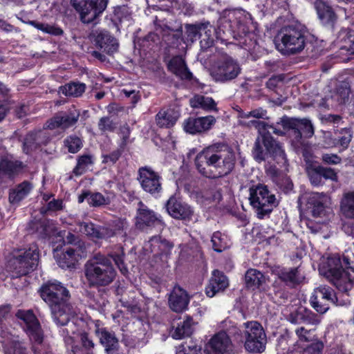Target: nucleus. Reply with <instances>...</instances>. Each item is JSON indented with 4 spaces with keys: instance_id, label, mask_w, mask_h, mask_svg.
<instances>
[{
    "instance_id": "29",
    "label": "nucleus",
    "mask_w": 354,
    "mask_h": 354,
    "mask_svg": "<svg viewBox=\"0 0 354 354\" xmlns=\"http://www.w3.org/2000/svg\"><path fill=\"white\" fill-rule=\"evenodd\" d=\"M26 165L21 161L14 160L8 156L0 160V174L10 178H15L23 171Z\"/></svg>"
},
{
    "instance_id": "50",
    "label": "nucleus",
    "mask_w": 354,
    "mask_h": 354,
    "mask_svg": "<svg viewBox=\"0 0 354 354\" xmlns=\"http://www.w3.org/2000/svg\"><path fill=\"white\" fill-rule=\"evenodd\" d=\"M327 196L324 193H310L306 198L308 207L318 205L324 203L326 201Z\"/></svg>"
},
{
    "instance_id": "62",
    "label": "nucleus",
    "mask_w": 354,
    "mask_h": 354,
    "mask_svg": "<svg viewBox=\"0 0 354 354\" xmlns=\"http://www.w3.org/2000/svg\"><path fill=\"white\" fill-rule=\"evenodd\" d=\"M324 344L321 341L312 343L305 348L307 354H322Z\"/></svg>"
},
{
    "instance_id": "56",
    "label": "nucleus",
    "mask_w": 354,
    "mask_h": 354,
    "mask_svg": "<svg viewBox=\"0 0 354 354\" xmlns=\"http://www.w3.org/2000/svg\"><path fill=\"white\" fill-rule=\"evenodd\" d=\"M98 128L103 132L113 131L116 124L109 117H102L99 120Z\"/></svg>"
},
{
    "instance_id": "11",
    "label": "nucleus",
    "mask_w": 354,
    "mask_h": 354,
    "mask_svg": "<svg viewBox=\"0 0 354 354\" xmlns=\"http://www.w3.org/2000/svg\"><path fill=\"white\" fill-rule=\"evenodd\" d=\"M245 330V348L251 353H261L266 344V336L260 324L257 322H248L243 324Z\"/></svg>"
},
{
    "instance_id": "36",
    "label": "nucleus",
    "mask_w": 354,
    "mask_h": 354,
    "mask_svg": "<svg viewBox=\"0 0 354 354\" xmlns=\"http://www.w3.org/2000/svg\"><path fill=\"white\" fill-rule=\"evenodd\" d=\"M245 283L248 288L255 290L266 283V277L256 269H249L245 274Z\"/></svg>"
},
{
    "instance_id": "44",
    "label": "nucleus",
    "mask_w": 354,
    "mask_h": 354,
    "mask_svg": "<svg viewBox=\"0 0 354 354\" xmlns=\"http://www.w3.org/2000/svg\"><path fill=\"white\" fill-rule=\"evenodd\" d=\"M36 226L37 232L42 238L57 236L59 232L53 223H33Z\"/></svg>"
},
{
    "instance_id": "41",
    "label": "nucleus",
    "mask_w": 354,
    "mask_h": 354,
    "mask_svg": "<svg viewBox=\"0 0 354 354\" xmlns=\"http://www.w3.org/2000/svg\"><path fill=\"white\" fill-rule=\"evenodd\" d=\"M86 85L80 82H71L62 87V92L66 96L79 97L85 91Z\"/></svg>"
},
{
    "instance_id": "34",
    "label": "nucleus",
    "mask_w": 354,
    "mask_h": 354,
    "mask_svg": "<svg viewBox=\"0 0 354 354\" xmlns=\"http://www.w3.org/2000/svg\"><path fill=\"white\" fill-rule=\"evenodd\" d=\"M242 16H244L246 20L252 19L251 15L249 13H245L241 10H225L220 18V24L225 27V24L228 23L230 30L235 31L236 26L234 21L236 20L237 23H240Z\"/></svg>"
},
{
    "instance_id": "55",
    "label": "nucleus",
    "mask_w": 354,
    "mask_h": 354,
    "mask_svg": "<svg viewBox=\"0 0 354 354\" xmlns=\"http://www.w3.org/2000/svg\"><path fill=\"white\" fill-rule=\"evenodd\" d=\"M307 174L308 178L310 179V183L313 185H319L322 183V180L319 173L318 171V168L317 166H310L307 168Z\"/></svg>"
},
{
    "instance_id": "16",
    "label": "nucleus",
    "mask_w": 354,
    "mask_h": 354,
    "mask_svg": "<svg viewBox=\"0 0 354 354\" xmlns=\"http://www.w3.org/2000/svg\"><path fill=\"white\" fill-rule=\"evenodd\" d=\"M80 111L73 108L69 109L67 112L62 113L56 115L53 118L48 120L45 127L49 129H55L61 128L62 129H66L69 127L74 126L79 120Z\"/></svg>"
},
{
    "instance_id": "15",
    "label": "nucleus",
    "mask_w": 354,
    "mask_h": 354,
    "mask_svg": "<svg viewBox=\"0 0 354 354\" xmlns=\"http://www.w3.org/2000/svg\"><path fill=\"white\" fill-rule=\"evenodd\" d=\"M16 317L25 323L26 330L30 339L38 344H41L44 337L43 331L33 312L30 310H19L16 313Z\"/></svg>"
},
{
    "instance_id": "45",
    "label": "nucleus",
    "mask_w": 354,
    "mask_h": 354,
    "mask_svg": "<svg viewBox=\"0 0 354 354\" xmlns=\"http://www.w3.org/2000/svg\"><path fill=\"white\" fill-rule=\"evenodd\" d=\"M351 93L350 86L346 82H342L336 89L333 97L339 102V104H346L349 100Z\"/></svg>"
},
{
    "instance_id": "64",
    "label": "nucleus",
    "mask_w": 354,
    "mask_h": 354,
    "mask_svg": "<svg viewBox=\"0 0 354 354\" xmlns=\"http://www.w3.org/2000/svg\"><path fill=\"white\" fill-rule=\"evenodd\" d=\"M213 248L218 252H222L225 248V243H223L218 232L214 233L212 238Z\"/></svg>"
},
{
    "instance_id": "39",
    "label": "nucleus",
    "mask_w": 354,
    "mask_h": 354,
    "mask_svg": "<svg viewBox=\"0 0 354 354\" xmlns=\"http://www.w3.org/2000/svg\"><path fill=\"white\" fill-rule=\"evenodd\" d=\"M5 354H28L24 344L18 339H12L3 342Z\"/></svg>"
},
{
    "instance_id": "18",
    "label": "nucleus",
    "mask_w": 354,
    "mask_h": 354,
    "mask_svg": "<svg viewBox=\"0 0 354 354\" xmlns=\"http://www.w3.org/2000/svg\"><path fill=\"white\" fill-rule=\"evenodd\" d=\"M165 206L168 214L175 219L189 220L194 214L189 205L178 201L174 196L168 199Z\"/></svg>"
},
{
    "instance_id": "12",
    "label": "nucleus",
    "mask_w": 354,
    "mask_h": 354,
    "mask_svg": "<svg viewBox=\"0 0 354 354\" xmlns=\"http://www.w3.org/2000/svg\"><path fill=\"white\" fill-rule=\"evenodd\" d=\"M83 23L93 22L106 8V0H71Z\"/></svg>"
},
{
    "instance_id": "61",
    "label": "nucleus",
    "mask_w": 354,
    "mask_h": 354,
    "mask_svg": "<svg viewBox=\"0 0 354 354\" xmlns=\"http://www.w3.org/2000/svg\"><path fill=\"white\" fill-rule=\"evenodd\" d=\"M122 155L120 149H116L112 151L110 154L102 156V162L106 164L113 165L117 162Z\"/></svg>"
},
{
    "instance_id": "47",
    "label": "nucleus",
    "mask_w": 354,
    "mask_h": 354,
    "mask_svg": "<svg viewBox=\"0 0 354 354\" xmlns=\"http://www.w3.org/2000/svg\"><path fill=\"white\" fill-rule=\"evenodd\" d=\"M299 120L298 119L290 118L287 116H284L277 122V124L281 125L284 131L292 130L293 136L295 138V131H297Z\"/></svg>"
},
{
    "instance_id": "9",
    "label": "nucleus",
    "mask_w": 354,
    "mask_h": 354,
    "mask_svg": "<svg viewBox=\"0 0 354 354\" xmlns=\"http://www.w3.org/2000/svg\"><path fill=\"white\" fill-rule=\"evenodd\" d=\"M39 252L37 248L34 245L28 250H20L8 261V268L13 276L19 277L28 274L37 266Z\"/></svg>"
},
{
    "instance_id": "4",
    "label": "nucleus",
    "mask_w": 354,
    "mask_h": 354,
    "mask_svg": "<svg viewBox=\"0 0 354 354\" xmlns=\"http://www.w3.org/2000/svg\"><path fill=\"white\" fill-rule=\"evenodd\" d=\"M306 44V30L301 24L283 27L276 37V47L283 55L301 53Z\"/></svg>"
},
{
    "instance_id": "58",
    "label": "nucleus",
    "mask_w": 354,
    "mask_h": 354,
    "mask_svg": "<svg viewBox=\"0 0 354 354\" xmlns=\"http://www.w3.org/2000/svg\"><path fill=\"white\" fill-rule=\"evenodd\" d=\"M88 203L92 206L97 207L108 203L107 200L100 193L90 194Z\"/></svg>"
},
{
    "instance_id": "14",
    "label": "nucleus",
    "mask_w": 354,
    "mask_h": 354,
    "mask_svg": "<svg viewBox=\"0 0 354 354\" xmlns=\"http://www.w3.org/2000/svg\"><path fill=\"white\" fill-rule=\"evenodd\" d=\"M310 302L318 313L324 314L329 309V304H335L337 299L330 288L319 286L314 290Z\"/></svg>"
},
{
    "instance_id": "7",
    "label": "nucleus",
    "mask_w": 354,
    "mask_h": 354,
    "mask_svg": "<svg viewBox=\"0 0 354 354\" xmlns=\"http://www.w3.org/2000/svg\"><path fill=\"white\" fill-rule=\"evenodd\" d=\"M252 153L254 159L258 162L265 161L268 156L277 161H286L281 145L271 136L269 131L263 132L261 136H257Z\"/></svg>"
},
{
    "instance_id": "37",
    "label": "nucleus",
    "mask_w": 354,
    "mask_h": 354,
    "mask_svg": "<svg viewBox=\"0 0 354 354\" xmlns=\"http://www.w3.org/2000/svg\"><path fill=\"white\" fill-rule=\"evenodd\" d=\"M340 209L347 218H354V192L345 193L342 198Z\"/></svg>"
},
{
    "instance_id": "27",
    "label": "nucleus",
    "mask_w": 354,
    "mask_h": 354,
    "mask_svg": "<svg viewBox=\"0 0 354 354\" xmlns=\"http://www.w3.org/2000/svg\"><path fill=\"white\" fill-rule=\"evenodd\" d=\"M80 231L92 239H105L113 236L114 232L106 227H100L94 223H78Z\"/></svg>"
},
{
    "instance_id": "43",
    "label": "nucleus",
    "mask_w": 354,
    "mask_h": 354,
    "mask_svg": "<svg viewBox=\"0 0 354 354\" xmlns=\"http://www.w3.org/2000/svg\"><path fill=\"white\" fill-rule=\"evenodd\" d=\"M302 133L307 137H311L314 134L313 126L311 122L306 118L299 120L297 131H295V140L297 141L301 140Z\"/></svg>"
},
{
    "instance_id": "40",
    "label": "nucleus",
    "mask_w": 354,
    "mask_h": 354,
    "mask_svg": "<svg viewBox=\"0 0 354 354\" xmlns=\"http://www.w3.org/2000/svg\"><path fill=\"white\" fill-rule=\"evenodd\" d=\"M190 104L193 108H201L205 110H215L216 103L212 97L203 95H196L190 100Z\"/></svg>"
},
{
    "instance_id": "13",
    "label": "nucleus",
    "mask_w": 354,
    "mask_h": 354,
    "mask_svg": "<svg viewBox=\"0 0 354 354\" xmlns=\"http://www.w3.org/2000/svg\"><path fill=\"white\" fill-rule=\"evenodd\" d=\"M138 173V180L142 189L154 197L159 196L162 189L160 176L147 166L139 168Z\"/></svg>"
},
{
    "instance_id": "35",
    "label": "nucleus",
    "mask_w": 354,
    "mask_h": 354,
    "mask_svg": "<svg viewBox=\"0 0 354 354\" xmlns=\"http://www.w3.org/2000/svg\"><path fill=\"white\" fill-rule=\"evenodd\" d=\"M209 27H211L209 22L185 24V28L186 40L193 43L201 36V31H204L205 34L210 32V30L208 29Z\"/></svg>"
},
{
    "instance_id": "26",
    "label": "nucleus",
    "mask_w": 354,
    "mask_h": 354,
    "mask_svg": "<svg viewBox=\"0 0 354 354\" xmlns=\"http://www.w3.org/2000/svg\"><path fill=\"white\" fill-rule=\"evenodd\" d=\"M80 231L92 239H105L113 236L114 232L106 227H100L94 223H78Z\"/></svg>"
},
{
    "instance_id": "31",
    "label": "nucleus",
    "mask_w": 354,
    "mask_h": 354,
    "mask_svg": "<svg viewBox=\"0 0 354 354\" xmlns=\"http://www.w3.org/2000/svg\"><path fill=\"white\" fill-rule=\"evenodd\" d=\"M168 69L181 80H191L192 73L188 70L185 60L180 56L174 57L168 64Z\"/></svg>"
},
{
    "instance_id": "60",
    "label": "nucleus",
    "mask_w": 354,
    "mask_h": 354,
    "mask_svg": "<svg viewBox=\"0 0 354 354\" xmlns=\"http://www.w3.org/2000/svg\"><path fill=\"white\" fill-rule=\"evenodd\" d=\"M321 160L327 165H338L342 162V158L335 153H323Z\"/></svg>"
},
{
    "instance_id": "3",
    "label": "nucleus",
    "mask_w": 354,
    "mask_h": 354,
    "mask_svg": "<svg viewBox=\"0 0 354 354\" xmlns=\"http://www.w3.org/2000/svg\"><path fill=\"white\" fill-rule=\"evenodd\" d=\"M84 274L89 288H100L111 284L116 277V271L111 259L98 253L85 263Z\"/></svg>"
},
{
    "instance_id": "53",
    "label": "nucleus",
    "mask_w": 354,
    "mask_h": 354,
    "mask_svg": "<svg viewBox=\"0 0 354 354\" xmlns=\"http://www.w3.org/2000/svg\"><path fill=\"white\" fill-rule=\"evenodd\" d=\"M317 167L322 178H324L326 180H331L335 182L337 181V175L333 169L321 165Z\"/></svg>"
},
{
    "instance_id": "19",
    "label": "nucleus",
    "mask_w": 354,
    "mask_h": 354,
    "mask_svg": "<svg viewBox=\"0 0 354 354\" xmlns=\"http://www.w3.org/2000/svg\"><path fill=\"white\" fill-rule=\"evenodd\" d=\"M216 119L212 115L199 118H189L185 120L183 127L190 134L202 133L209 130L215 123Z\"/></svg>"
},
{
    "instance_id": "54",
    "label": "nucleus",
    "mask_w": 354,
    "mask_h": 354,
    "mask_svg": "<svg viewBox=\"0 0 354 354\" xmlns=\"http://www.w3.org/2000/svg\"><path fill=\"white\" fill-rule=\"evenodd\" d=\"M239 124L242 126H253L256 129H257L259 136H261L263 133V132H266L267 131V127L268 126V124L263 121L255 120H250L248 123L240 120Z\"/></svg>"
},
{
    "instance_id": "33",
    "label": "nucleus",
    "mask_w": 354,
    "mask_h": 354,
    "mask_svg": "<svg viewBox=\"0 0 354 354\" xmlns=\"http://www.w3.org/2000/svg\"><path fill=\"white\" fill-rule=\"evenodd\" d=\"M33 188L32 184L24 180L18 184L9 192V202L12 204H19L24 198H25Z\"/></svg>"
},
{
    "instance_id": "32",
    "label": "nucleus",
    "mask_w": 354,
    "mask_h": 354,
    "mask_svg": "<svg viewBox=\"0 0 354 354\" xmlns=\"http://www.w3.org/2000/svg\"><path fill=\"white\" fill-rule=\"evenodd\" d=\"M277 275L281 281L290 286L299 284L304 279L300 272L299 266L295 268H282L278 271Z\"/></svg>"
},
{
    "instance_id": "20",
    "label": "nucleus",
    "mask_w": 354,
    "mask_h": 354,
    "mask_svg": "<svg viewBox=\"0 0 354 354\" xmlns=\"http://www.w3.org/2000/svg\"><path fill=\"white\" fill-rule=\"evenodd\" d=\"M95 332L106 354H124L114 333L105 328H98Z\"/></svg>"
},
{
    "instance_id": "38",
    "label": "nucleus",
    "mask_w": 354,
    "mask_h": 354,
    "mask_svg": "<svg viewBox=\"0 0 354 354\" xmlns=\"http://www.w3.org/2000/svg\"><path fill=\"white\" fill-rule=\"evenodd\" d=\"M337 138L331 139V142L328 143L329 146L340 145L344 149L348 147L352 139V133L349 129L343 128L335 132Z\"/></svg>"
},
{
    "instance_id": "57",
    "label": "nucleus",
    "mask_w": 354,
    "mask_h": 354,
    "mask_svg": "<svg viewBox=\"0 0 354 354\" xmlns=\"http://www.w3.org/2000/svg\"><path fill=\"white\" fill-rule=\"evenodd\" d=\"M124 256L123 252L121 254L113 253L109 254L108 257L109 259L111 258L114 261L115 265L123 274H126L128 272V270L124 263Z\"/></svg>"
},
{
    "instance_id": "52",
    "label": "nucleus",
    "mask_w": 354,
    "mask_h": 354,
    "mask_svg": "<svg viewBox=\"0 0 354 354\" xmlns=\"http://www.w3.org/2000/svg\"><path fill=\"white\" fill-rule=\"evenodd\" d=\"M10 89L6 87L2 82H0V121H1L6 116L7 107L3 102L2 98L8 95Z\"/></svg>"
},
{
    "instance_id": "59",
    "label": "nucleus",
    "mask_w": 354,
    "mask_h": 354,
    "mask_svg": "<svg viewBox=\"0 0 354 354\" xmlns=\"http://www.w3.org/2000/svg\"><path fill=\"white\" fill-rule=\"evenodd\" d=\"M278 186L284 192H288L292 190L293 184L291 180L287 176L277 177L274 180Z\"/></svg>"
},
{
    "instance_id": "25",
    "label": "nucleus",
    "mask_w": 354,
    "mask_h": 354,
    "mask_svg": "<svg viewBox=\"0 0 354 354\" xmlns=\"http://www.w3.org/2000/svg\"><path fill=\"white\" fill-rule=\"evenodd\" d=\"M95 43L97 48L103 50L108 55H112L118 49L117 40L108 31L96 32Z\"/></svg>"
},
{
    "instance_id": "42",
    "label": "nucleus",
    "mask_w": 354,
    "mask_h": 354,
    "mask_svg": "<svg viewBox=\"0 0 354 354\" xmlns=\"http://www.w3.org/2000/svg\"><path fill=\"white\" fill-rule=\"evenodd\" d=\"M139 207L136 215L138 221H160L156 213L142 202L138 203Z\"/></svg>"
},
{
    "instance_id": "17",
    "label": "nucleus",
    "mask_w": 354,
    "mask_h": 354,
    "mask_svg": "<svg viewBox=\"0 0 354 354\" xmlns=\"http://www.w3.org/2000/svg\"><path fill=\"white\" fill-rule=\"evenodd\" d=\"M194 324L190 316L176 317L171 323V336L176 339L190 336L194 330Z\"/></svg>"
},
{
    "instance_id": "23",
    "label": "nucleus",
    "mask_w": 354,
    "mask_h": 354,
    "mask_svg": "<svg viewBox=\"0 0 354 354\" xmlns=\"http://www.w3.org/2000/svg\"><path fill=\"white\" fill-rule=\"evenodd\" d=\"M315 8L322 24L333 28L337 17L332 7L322 0H317L315 2Z\"/></svg>"
},
{
    "instance_id": "2",
    "label": "nucleus",
    "mask_w": 354,
    "mask_h": 354,
    "mask_svg": "<svg viewBox=\"0 0 354 354\" xmlns=\"http://www.w3.org/2000/svg\"><path fill=\"white\" fill-rule=\"evenodd\" d=\"M40 296L48 304L54 321L57 325L67 326L66 332L74 326L70 322V308L67 304L69 298L68 290L59 282L48 281L39 289Z\"/></svg>"
},
{
    "instance_id": "1",
    "label": "nucleus",
    "mask_w": 354,
    "mask_h": 354,
    "mask_svg": "<svg viewBox=\"0 0 354 354\" xmlns=\"http://www.w3.org/2000/svg\"><path fill=\"white\" fill-rule=\"evenodd\" d=\"M236 157L227 145L216 143L204 148L195 158L198 171L209 178H217L229 174L234 169Z\"/></svg>"
},
{
    "instance_id": "51",
    "label": "nucleus",
    "mask_w": 354,
    "mask_h": 354,
    "mask_svg": "<svg viewBox=\"0 0 354 354\" xmlns=\"http://www.w3.org/2000/svg\"><path fill=\"white\" fill-rule=\"evenodd\" d=\"M176 354H201V349L192 342H185L178 347Z\"/></svg>"
},
{
    "instance_id": "49",
    "label": "nucleus",
    "mask_w": 354,
    "mask_h": 354,
    "mask_svg": "<svg viewBox=\"0 0 354 354\" xmlns=\"http://www.w3.org/2000/svg\"><path fill=\"white\" fill-rule=\"evenodd\" d=\"M64 143L65 146L68 148V151L73 153L77 152L82 145L81 139L76 136L68 137L65 140Z\"/></svg>"
},
{
    "instance_id": "63",
    "label": "nucleus",
    "mask_w": 354,
    "mask_h": 354,
    "mask_svg": "<svg viewBox=\"0 0 354 354\" xmlns=\"http://www.w3.org/2000/svg\"><path fill=\"white\" fill-rule=\"evenodd\" d=\"M57 236L60 237L63 239L64 243L66 244H71L74 245L75 242L79 240L80 239L71 233L70 232L66 231H59L57 233Z\"/></svg>"
},
{
    "instance_id": "10",
    "label": "nucleus",
    "mask_w": 354,
    "mask_h": 354,
    "mask_svg": "<svg viewBox=\"0 0 354 354\" xmlns=\"http://www.w3.org/2000/svg\"><path fill=\"white\" fill-rule=\"evenodd\" d=\"M239 62L228 55L215 59L209 68V74L216 82L226 83L236 79L241 73Z\"/></svg>"
},
{
    "instance_id": "8",
    "label": "nucleus",
    "mask_w": 354,
    "mask_h": 354,
    "mask_svg": "<svg viewBox=\"0 0 354 354\" xmlns=\"http://www.w3.org/2000/svg\"><path fill=\"white\" fill-rule=\"evenodd\" d=\"M249 192L250 203L255 209L259 219H263L266 215L269 214L278 205L274 194H271L266 185H252Z\"/></svg>"
},
{
    "instance_id": "46",
    "label": "nucleus",
    "mask_w": 354,
    "mask_h": 354,
    "mask_svg": "<svg viewBox=\"0 0 354 354\" xmlns=\"http://www.w3.org/2000/svg\"><path fill=\"white\" fill-rule=\"evenodd\" d=\"M93 164V157L90 155H83L79 157L76 167L73 169V173L76 176L82 175L89 165Z\"/></svg>"
},
{
    "instance_id": "30",
    "label": "nucleus",
    "mask_w": 354,
    "mask_h": 354,
    "mask_svg": "<svg viewBox=\"0 0 354 354\" xmlns=\"http://www.w3.org/2000/svg\"><path fill=\"white\" fill-rule=\"evenodd\" d=\"M180 116L178 111L174 109H162L156 115V122L160 128H171Z\"/></svg>"
},
{
    "instance_id": "48",
    "label": "nucleus",
    "mask_w": 354,
    "mask_h": 354,
    "mask_svg": "<svg viewBox=\"0 0 354 354\" xmlns=\"http://www.w3.org/2000/svg\"><path fill=\"white\" fill-rule=\"evenodd\" d=\"M76 251L74 248H68L65 252H64V258H68L67 261H59V267L66 269L71 268L74 266L75 261H76Z\"/></svg>"
},
{
    "instance_id": "5",
    "label": "nucleus",
    "mask_w": 354,
    "mask_h": 354,
    "mask_svg": "<svg viewBox=\"0 0 354 354\" xmlns=\"http://www.w3.org/2000/svg\"><path fill=\"white\" fill-rule=\"evenodd\" d=\"M344 261L342 262L339 255L329 257L319 266V270L322 275H324L339 290L347 292L353 286L349 274L346 269Z\"/></svg>"
},
{
    "instance_id": "24",
    "label": "nucleus",
    "mask_w": 354,
    "mask_h": 354,
    "mask_svg": "<svg viewBox=\"0 0 354 354\" xmlns=\"http://www.w3.org/2000/svg\"><path fill=\"white\" fill-rule=\"evenodd\" d=\"M189 304V297L185 290L178 286H174L169 297L170 308L176 313L184 310Z\"/></svg>"
},
{
    "instance_id": "28",
    "label": "nucleus",
    "mask_w": 354,
    "mask_h": 354,
    "mask_svg": "<svg viewBox=\"0 0 354 354\" xmlns=\"http://www.w3.org/2000/svg\"><path fill=\"white\" fill-rule=\"evenodd\" d=\"M49 137L44 131L28 133L24 141V151L28 154L48 142Z\"/></svg>"
},
{
    "instance_id": "6",
    "label": "nucleus",
    "mask_w": 354,
    "mask_h": 354,
    "mask_svg": "<svg viewBox=\"0 0 354 354\" xmlns=\"http://www.w3.org/2000/svg\"><path fill=\"white\" fill-rule=\"evenodd\" d=\"M252 153L254 159L258 162L265 161L268 156L277 161H286L281 145L271 136L269 131L263 132L261 136H257Z\"/></svg>"
},
{
    "instance_id": "22",
    "label": "nucleus",
    "mask_w": 354,
    "mask_h": 354,
    "mask_svg": "<svg viewBox=\"0 0 354 354\" xmlns=\"http://www.w3.org/2000/svg\"><path fill=\"white\" fill-rule=\"evenodd\" d=\"M229 286L227 277L223 272L214 270L209 283L205 288V293L209 297H213L216 294L224 291Z\"/></svg>"
},
{
    "instance_id": "21",
    "label": "nucleus",
    "mask_w": 354,
    "mask_h": 354,
    "mask_svg": "<svg viewBox=\"0 0 354 354\" xmlns=\"http://www.w3.org/2000/svg\"><path fill=\"white\" fill-rule=\"evenodd\" d=\"M209 347L214 354H231L234 345L225 332H219L214 335L209 342Z\"/></svg>"
}]
</instances>
